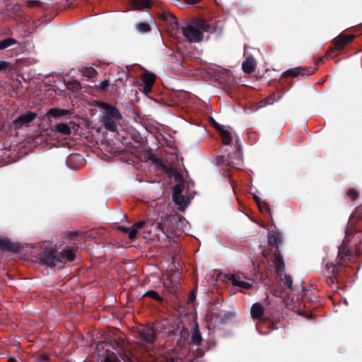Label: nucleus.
<instances>
[{
	"label": "nucleus",
	"mask_w": 362,
	"mask_h": 362,
	"mask_svg": "<svg viewBox=\"0 0 362 362\" xmlns=\"http://www.w3.org/2000/svg\"><path fill=\"white\" fill-rule=\"evenodd\" d=\"M221 142L223 145H230L232 142L233 137H221Z\"/></svg>",
	"instance_id": "obj_45"
},
{
	"label": "nucleus",
	"mask_w": 362,
	"mask_h": 362,
	"mask_svg": "<svg viewBox=\"0 0 362 362\" xmlns=\"http://www.w3.org/2000/svg\"><path fill=\"white\" fill-rule=\"evenodd\" d=\"M27 142L33 148L39 149H50L54 146L68 147L69 148L79 149L80 148H98L101 151L111 154L124 150V143L131 144L129 139H132L135 145L133 148H137L141 146L144 137H122L121 144L113 142L111 138L102 137L100 141L95 137H26Z\"/></svg>",
	"instance_id": "obj_1"
},
{
	"label": "nucleus",
	"mask_w": 362,
	"mask_h": 362,
	"mask_svg": "<svg viewBox=\"0 0 362 362\" xmlns=\"http://www.w3.org/2000/svg\"><path fill=\"white\" fill-rule=\"evenodd\" d=\"M104 344L105 343L104 342H100L97 344V346H96V349L100 351V349H104Z\"/></svg>",
	"instance_id": "obj_52"
},
{
	"label": "nucleus",
	"mask_w": 362,
	"mask_h": 362,
	"mask_svg": "<svg viewBox=\"0 0 362 362\" xmlns=\"http://www.w3.org/2000/svg\"><path fill=\"white\" fill-rule=\"evenodd\" d=\"M37 117L36 112L27 111L19 115L13 122L16 129H20L23 127H28Z\"/></svg>",
	"instance_id": "obj_9"
},
{
	"label": "nucleus",
	"mask_w": 362,
	"mask_h": 362,
	"mask_svg": "<svg viewBox=\"0 0 362 362\" xmlns=\"http://www.w3.org/2000/svg\"><path fill=\"white\" fill-rule=\"evenodd\" d=\"M119 81L122 82V79L121 78H117V80H115V83H113L112 85V88H113L115 86L117 88V83L119 82Z\"/></svg>",
	"instance_id": "obj_53"
},
{
	"label": "nucleus",
	"mask_w": 362,
	"mask_h": 362,
	"mask_svg": "<svg viewBox=\"0 0 362 362\" xmlns=\"http://www.w3.org/2000/svg\"><path fill=\"white\" fill-rule=\"evenodd\" d=\"M136 29L140 33H145L151 30V26L147 23L141 22L136 24Z\"/></svg>",
	"instance_id": "obj_31"
},
{
	"label": "nucleus",
	"mask_w": 362,
	"mask_h": 362,
	"mask_svg": "<svg viewBox=\"0 0 362 362\" xmlns=\"http://www.w3.org/2000/svg\"><path fill=\"white\" fill-rule=\"evenodd\" d=\"M18 44V42L12 37L6 38L0 41V50L5 49L12 45Z\"/></svg>",
	"instance_id": "obj_25"
},
{
	"label": "nucleus",
	"mask_w": 362,
	"mask_h": 362,
	"mask_svg": "<svg viewBox=\"0 0 362 362\" xmlns=\"http://www.w3.org/2000/svg\"><path fill=\"white\" fill-rule=\"evenodd\" d=\"M80 72L83 76L90 78H93L98 75L97 71L93 67H85Z\"/></svg>",
	"instance_id": "obj_26"
},
{
	"label": "nucleus",
	"mask_w": 362,
	"mask_h": 362,
	"mask_svg": "<svg viewBox=\"0 0 362 362\" xmlns=\"http://www.w3.org/2000/svg\"><path fill=\"white\" fill-rule=\"evenodd\" d=\"M300 134H308V132L305 127H303L300 132Z\"/></svg>",
	"instance_id": "obj_55"
},
{
	"label": "nucleus",
	"mask_w": 362,
	"mask_h": 362,
	"mask_svg": "<svg viewBox=\"0 0 362 362\" xmlns=\"http://www.w3.org/2000/svg\"><path fill=\"white\" fill-rule=\"evenodd\" d=\"M59 257H62V261L59 262V265L64 264L65 260L67 262H73L76 258V255L72 250H62L59 253Z\"/></svg>",
	"instance_id": "obj_18"
},
{
	"label": "nucleus",
	"mask_w": 362,
	"mask_h": 362,
	"mask_svg": "<svg viewBox=\"0 0 362 362\" xmlns=\"http://www.w3.org/2000/svg\"><path fill=\"white\" fill-rule=\"evenodd\" d=\"M96 106L105 110L102 115V126L107 131L117 132V127L122 119V115L115 106L103 101H96Z\"/></svg>",
	"instance_id": "obj_3"
},
{
	"label": "nucleus",
	"mask_w": 362,
	"mask_h": 362,
	"mask_svg": "<svg viewBox=\"0 0 362 362\" xmlns=\"http://www.w3.org/2000/svg\"><path fill=\"white\" fill-rule=\"evenodd\" d=\"M60 258L58 252L54 249L46 248L40 254L41 262L49 267L59 266L62 268V265H59V262L62 261Z\"/></svg>",
	"instance_id": "obj_6"
},
{
	"label": "nucleus",
	"mask_w": 362,
	"mask_h": 362,
	"mask_svg": "<svg viewBox=\"0 0 362 362\" xmlns=\"http://www.w3.org/2000/svg\"><path fill=\"white\" fill-rule=\"evenodd\" d=\"M71 113V110H65L59 107L50 108L42 117H39L40 120H43L45 118L54 119H59L64 117H66Z\"/></svg>",
	"instance_id": "obj_11"
},
{
	"label": "nucleus",
	"mask_w": 362,
	"mask_h": 362,
	"mask_svg": "<svg viewBox=\"0 0 362 362\" xmlns=\"http://www.w3.org/2000/svg\"><path fill=\"white\" fill-rule=\"evenodd\" d=\"M226 278L229 280L235 286H238L245 289H249L252 288V285L250 283L241 281L240 277L238 275H235L234 274H226Z\"/></svg>",
	"instance_id": "obj_14"
},
{
	"label": "nucleus",
	"mask_w": 362,
	"mask_h": 362,
	"mask_svg": "<svg viewBox=\"0 0 362 362\" xmlns=\"http://www.w3.org/2000/svg\"><path fill=\"white\" fill-rule=\"evenodd\" d=\"M282 242V236L278 233H274L269 237V250L264 251L263 255L267 257L270 252L272 253V261L275 267L276 273L281 276L284 271L285 264L279 251V245Z\"/></svg>",
	"instance_id": "obj_4"
},
{
	"label": "nucleus",
	"mask_w": 362,
	"mask_h": 362,
	"mask_svg": "<svg viewBox=\"0 0 362 362\" xmlns=\"http://www.w3.org/2000/svg\"><path fill=\"white\" fill-rule=\"evenodd\" d=\"M233 315V313L228 312L223 315V316H218L220 317V322L225 323L228 319Z\"/></svg>",
	"instance_id": "obj_43"
},
{
	"label": "nucleus",
	"mask_w": 362,
	"mask_h": 362,
	"mask_svg": "<svg viewBox=\"0 0 362 362\" xmlns=\"http://www.w3.org/2000/svg\"><path fill=\"white\" fill-rule=\"evenodd\" d=\"M7 138L9 139L10 137H0V150H12V145L9 141H6Z\"/></svg>",
	"instance_id": "obj_33"
},
{
	"label": "nucleus",
	"mask_w": 362,
	"mask_h": 362,
	"mask_svg": "<svg viewBox=\"0 0 362 362\" xmlns=\"http://www.w3.org/2000/svg\"><path fill=\"white\" fill-rule=\"evenodd\" d=\"M155 362H181V358L173 357L171 354H164L156 358Z\"/></svg>",
	"instance_id": "obj_21"
},
{
	"label": "nucleus",
	"mask_w": 362,
	"mask_h": 362,
	"mask_svg": "<svg viewBox=\"0 0 362 362\" xmlns=\"http://www.w3.org/2000/svg\"><path fill=\"white\" fill-rule=\"evenodd\" d=\"M236 145H235V148H237V151L239 152L240 151V146L238 144V141H236Z\"/></svg>",
	"instance_id": "obj_56"
},
{
	"label": "nucleus",
	"mask_w": 362,
	"mask_h": 362,
	"mask_svg": "<svg viewBox=\"0 0 362 362\" xmlns=\"http://www.w3.org/2000/svg\"><path fill=\"white\" fill-rule=\"evenodd\" d=\"M184 184L182 182L177 183L173 188V197L182 194L184 190Z\"/></svg>",
	"instance_id": "obj_32"
},
{
	"label": "nucleus",
	"mask_w": 362,
	"mask_h": 362,
	"mask_svg": "<svg viewBox=\"0 0 362 362\" xmlns=\"http://www.w3.org/2000/svg\"><path fill=\"white\" fill-rule=\"evenodd\" d=\"M156 163H160V164H161L162 168H167V166H166L165 164H163V163H162V160H161L160 159L158 158V159L156 160Z\"/></svg>",
	"instance_id": "obj_54"
},
{
	"label": "nucleus",
	"mask_w": 362,
	"mask_h": 362,
	"mask_svg": "<svg viewBox=\"0 0 362 362\" xmlns=\"http://www.w3.org/2000/svg\"><path fill=\"white\" fill-rule=\"evenodd\" d=\"M199 354H200V356H202V355H203V354H204V352H203V351H202Z\"/></svg>",
	"instance_id": "obj_61"
},
{
	"label": "nucleus",
	"mask_w": 362,
	"mask_h": 362,
	"mask_svg": "<svg viewBox=\"0 0 362 362\" xmlns=\"http://www.w3.org/2000/svg\"><path fill=\"white\" fill-rule=\"evenodd\" d=\"M202 0H185V1L187 3V4H195L197 3H199V1H201Z\"/></svg>",
	"instance_id": "obj_50"
},
{
	"label": "nucleus",
	"mask_w": 362,
	"mask_h": 362,
	"mask_svg": "<svg viewBox=\"0 0 362 362\" xmlns=\"http://www.w3.org/2000/svg\"><path fill=\"white\" fill-rule=\"evenodd\" d=\"M70 238L74 240H77V236H78V232H76V233H73L71 234H70Z\"/></svg>",
	"instance_id": "obj_51"
},
{
	"label": "nucleus",
	"mask_w": 362,
	"mask_h": 362,
	"mask_svg": "<svg viewBox=\"0 0 362 362\" xmlns=\"http://www.w3.org/2000/svg\"><path fill=\"white\" fill-rule=\"evenodd\" d=\"M115 343L117 344V346L122 349L121 344L118 342L115 341Z\"/></svg>",
	"instance_id": "obj_59"
},
{
	"label": "nucleus",
	"mask_w": 362,
	"mask_h": 362,
	"mask_svg": "<svg viewBox=\"0 0 362 362\" xmlns=\"http://www.w3.org/2000/svg\"><path fill=\"white\" fill-rule=\"evenodd\" d=\"M71 84L73 85V89L74 90H78L81 88V83L78 81H74Z\"/></svg>",
	"instance_id": "obj_48"
},
{
	"label": "nucleus",
	"mask_w": 362,
	"mask_h": 362,
	"mask_svg": "<svg viewBox=\"0 0 362 362\" xmlns=\"http://www.w3.org/2000/svg\"><path fill=\"white\" fill-rule=\"evenodd\" d=\"M0 250L16 254L21 247L18 244L11 242L8 238H0Z\"/></svg>",
	"instance_id": "obj_12"
},
{
	"label": "nucleus",
	"mask_w": 362,
	"mask_h": 362,
	"mask_svg": "<svg viewBox=\"0 0 362 362\" xmlns=\"http://www.w3.org/2000/svg\"><path fill=\"white\" fill-rule=\"evenodd\" d=\"M172 18H173L175 21H176V18H175V16H173Z\"/></svg>",
	"instance_id": "obj_60"
},
{
	"label": "nucleus",
	"mask_w": 362,
	"mask_h": 362,
	"mask_svg": "<svg viewBox=\"0 0 362 362\" xmlns=\"http://www.w3.org/2000/svg\"><path fill=\"white\" fill-rule=\"evenodd\" d=\"M144 296L149 297V298H151L155 300H157V301L163 300V298L159 296V294L153 290H150V291H146L145 293V294L144 295Z\"/></svg>",
	"instance_id": "obj_34"
},
{
	"label": "nucleus",
	"mask_w": 362,
	"mask_h": 362,
	"mask_svg": "<svg viewBox=\"0 0 362 362\" xmlns=\"http://www.w3.org/2000/svg\"><path fill=\"white\" fill-rule=\"evenodd\" d=\"M177 217L173 215L161 216L157 219L156 225L163 233H168L173 230V223L176 222Z\"/></svg>",
	"instance_id": "obj_10"
},
{
	"label": "nucleus",
	"mask_w": 362,
	"mask_h": 362,
	"mask_svg": "<svg viewBox=\"0 0 362 362\" xmlns=\"http://www.w3.org/2000/svg\"><path fill=\"white\" fill-rule=\"evenodd\" d=\"M195 298H196V291H192L188 297V302L193 303L195 300Z\"/></svg>",
	"instance_id": "obj_46"
},
{
	"label": "nucleus",
	"mask_w": 362,
	"mask_h": 362,
	"mask_svg": "<svg viewBox=\"0 0 362 362\" xmlns=\"http://www.w3.org/2000/svg\"><path fill=\"white\" fill-rule=\"evenodd\" d=\"M109 86V80L105 79L104 81H102L98 86H97V88L100 92H105L108 90Z\"/></svg>",
	"instance_id": "obj_37"
},
{
	"label": "nucleus",
	"mask_w": 362,
	"mask_h": 362,
	"mask_svg": "<svg viewBox=\"0 0 362 362\" xmlns=\"http://www.w3.org/2000/svg\"><path fill=\"white\" fill-rule=\"evenodd\" d=\"M74 161H76V162H78L80 163H83V161H84V158L83 157L80 155V154H78V153H76V154H72L71 155L69 158H68V162L69 163H72V162H74Z\"/></svg>",
	"instance_id": "obj_36"
},
{
	"label": "nucleus",
	"mask_w": 362,
	"mask_h": 362,
	"mask_svg": "<svg viewBox=\"0 0 362 362\" xmlns=\"http://www.w3.org/2000/svg\"><path fill=\"white\" fill-rule=\"evenodd\" d=\"M354 233L351 226L348 225L345 230V238L339 248L336 263L326 265L327 272L332 276H325V281L331 287H334L336 289L339 288V281L344 279V272L348 263L351 261V254L347 244L351 242V237L354 235Z\"/></svg>",
	"instance_id": "obj_2"
},
{
	"label": "nucleus",
	"mask_w": 362,
	"mask_h": 362,
	"mask_svg": "<svg viewBox=\"0 0 362 362\" xmlns=\"http://www.w3.org/2000/svg\"><path fill=\"white\" fill-rule=\"evenodd\" d=\"M106 356L102 362H121L117 354L109 349L105 351Z\"/></svg>",
	"instance_id": "obj_28"
},
{
	"label": "nucleus",
	"mask_w": 362,
	"mask_h": 362,
	"mask_svg": "<svg viewBox=\"0 0 362 362\" xmlns=\"http://www.w3.org/2000/svg\"><path fill=\"white\" fill-rule=\"evenodd\" d=\"M358 238H359V243L361 244L362 243V234H360Z\"/></svg>",
	"instance_id": "obj_58"
},
{
	"label": "nucleus",
	"mask_w": 362,
	"mask_h": 362,
	"mask_svg": "<svg viewBox=\"0 0 362 362\" xmlns=\"http://www.w3.org/2000/svg\"><path fill=\"white\" fill-rule=\"evenodd\" d=\"M211 123L214 128L220 133V136H231L228 130H224L221 125L217 123L214 119H211Z\"/></svg>",
	"instance_id": "obj_30"
},
{
	"label": "nucleus",
	"mask_w": 362,
	"mask_h": 362,
	"mask_svg": "<svg viewBox=\"0 0 362 362\" xmlns=\"http://www.w3.org/2000/svg\"><path fill=\"white\" fill-rule=\"evenodd\" d=\"M118 230L123 233L127 234L130 240H134L136 238V232L132 227L119 226Z\"/></svg>",
	"instance_id": "obj_27"
},
{
	"label": "nucleus",
	"mask_w": 362,
	"mask_h": 362,
	"mask_svg": "<svg viewBox=\"0 0 362 362\" xmlns=\"http://www.w3.org/2000/svg\"><path fill=\"white\" fill-rule=\"evenodd\" d=\"M11 69V64L8 62L0 60V71H6Z\"/></svg>",
	"instance_id": "obj_38"
},
{
	"label": "nucleus",
	"mask_w": 362,
	"mask_h": 362,
	"mask_svg": "<svg viewBox=\"0 0 362 362\" xmlns=\"http://www.w3.org/2000/svg\"><path fill=\"white\" fill-rule=\"evenodd\" d=\"M141 81L144 83V85L153 86L156 81V76L151 73H146L142 75Z\"/></svg>",
	"instance_id": "obj_24"
},
{
	"label": "nucleus",
	"mask_w": 362,
	"mask_h": 362,
	"mask_svg": "<svg viewBox=\"0 0 362 362\" xmlns=\"http://www.w3.org/2000/svg\"><path fill=\"white\" fill-rule=\"evenodd\" d=\"M152 87L153 86H148L147 85H144L143 90L145 93H150L151 91Z\"/></svg>",
	"instance_id": "obj_49"
},
{
	"label": "nucleus",
	"mask_w": 362,
	"mask_h": 362,
	"mask_svg": "<svg viewBox=\"0 0 362 362\" xmlns=\"http://www.w3.org/2000/svg\"><path fill=\"white\" fill-rule=\"evenodd\" d=\"M193 23L202 33L208 32L210 30V25L204 19H197Z\"/></svg>",
	"instance_id": "obj_23"
},
{
	"label": "nucleus",
	"mask_w": 362,
	"mask_h": 362,
	"mask_svg": "<svg viewBox=\"0 0 362 362\" xmlns=\"http://www.w3.org/2000/svg\"><path fill=\"white\" fill-rule=\"evenodd\" d=\"M202 341V338L201 333L199 329V326L196 323L193 328L191 340H190V344L192 345L198 346L201 344Z\"/></svg>",
	"instance_id": "obj_19"
},
{
	"label": "nucleus",
	"mask_w": 362,
	"mask_h": 362,
	"mask_svg": "<svg viewBox=\"0 0 362 362\" xmlns=\"http://www.w3.org/2000/svg\"><path fill=\"white\" fill-rule=\"evenodd\" d=\"M8 362H16V361L13 358H11L8 360Z\"/></svg>",
	"instance_id": "obj_57"
},
{
	"label": "nucleus",
	"mask_w": 362,
	"mask_h": 362,
	"mask_svg": "<svg viewBox=\"0 0 362 362\" xmlns=\"http://www.w3.org/2000/svg\"><path fill=\"white\" fill-rule=\"evenodd\" d=\"M255 60L253 57H248L242 64V69L246 74H252L255 70Z\"/></svg>",
	"instance_id": "obj_15"
},
{
	"label": "nucleus",
	"mask_w": 362,
	"mask_h": 362,
	"mask_svg": "<svg viewBox=\"0 0 362 362\" xmlns=\"http://www.w3.org/2000/svg\"><path fill=\"white\" fill-rule=\"evenodd\" d=\"M138 338L146 343H152L154 339V329L151 327H144L139 330Z\"/></svg>",
	"instance_id": "obj_13"
},
{
	"label": "nucleus",
	"mask_w": 362,
	"mask_h": 362,
	"mask_svg": "<svg viewBox=\"0 0 362 362\" xmlns=\"http://www.w3.org/2000/svg\"><path fill=\"white\" fill-rule=\"evenodd\" d=\"M274 97H275V94L274 93H273L272 94H271L269 96H268L267 98V103L269 104H272L274 102Z\"/></svg>",
	"instance_id": "obj_47"
},
{
	"label": "nucleus",
	"mask_w": 362,
	"mask_h": 362,
	"mask_svg": "<svg viewBox=\"0 0 362 362\" xmlns=\"http://www.w3.org/2000/svg\"><path fill=\"white\" fill-rule=\"evenodd\" d=\"M27 6L29 8H39L41 6V2L38 0H28Z\"/></svg>",
	"instance_id": "obj_40"
},
{
	"label": "nucleus",
	"mask_w": 362,
	"mask_h": 362,
	"mask_svg": "<svg viewBox=\"0 0 362 362\" xmlns=\"http://www.w3.org/2000/svg\"><path fill=\"white\" fill-rule=\"evenodd\" d=\"M255 199L262 212L267 211L269 214H271L270 207L267 202H265L264 201H261L260 199L256 196L255 197Z\"/></svg>",
	"instance_id": "obj_29"
},
{
	"label": "nucleus",
	"mask_w": 362,
	"mask_h": 362,
	"mask_svg": "<svg viewBox=\"0 0 362 362\" xmlns=\"http://www.w3.org/2000/svg\"><path fill=\"white\" fill-rule=\"evenodd\" d=\"M356 36L353 34H343L340 33L337 37H335L331 47L327 50L326 54L318 58L317 62H323L325 59H327L332 57V54L337 55V52L342 51L345 47L350 44Z\"/></svg>",
	"instance_id": "obj_5"
},
{
	"label": "nucleus",
	"mask_w": 362,
	"mask_h": 362,
	"mask_svg": "<svg viewBox=\"0 0 362 362\" xmlns=\"http://www.w3.org/2000/svg\"><path fill=\"white\" fill-rule=\"evenodd\" d=\"M173 200L178 206L180 210H185L189 204V198L182 194L173 197Z\"/></svg>",
	"instance_id": "obj_17"
},
{
	"label": "nucleus",
	"mask_w": 362,
	"mask_h": 362,
	"mask_svg": "<svg viewBox=\"0 0 362 362\" xmlns=\"http://www.w3.org/2000/svg\"><path fill=\"white\" fill-rule=\"evenodd\" d=\"M317 68L314 66H308V67H301L298 66L295 68L290 69L282 74V77L288 78V77H307L312 74H313Z\"/></svg>",
	"instance_id": "obj_7"
},
{
	"label": "nucleus",
	"mask_w": 362,
	"mask_h": 362,
	"mask_svg": "<svg viewBox=\"0 0 362 362\" xmlns=\"http://www.w3.org/2000/svg\"><path fill=\"white\" fill-rule=\"evenodd\" d=\"M118 354L121 356V358L123 359L125 362H132L131 358H129V355L126 352H123L122 354L119 351Z\"/></svg>",
	"instance_id": "obj_44"
},
{
	"label": "nucleus",
	"mask_w": 362,
	"mask_h": 362,
	"mask_svg": "<svg viewBox=\"0 0 362 362\" xmlns=\"http://www.w3.org/2000/svg\"><path fill=\"white\" fill-rule=\"evenodd\" d=\"M145 223L146 222L144 221H139L135 223L134 224H133L132 228V229H134L135 231L137 233H138V230L141 229V228H143L144 226L145 225Z\"/></svg>",
	"instance_id": "obj_42"
},
{
	"label": "nucleus",
	"mask_w": 362,
	"mask_h": 362,
	"mask_svg": "<svg viewBox=\"0 0 362 362\" xmlns=\"http://www.w3.org/2000/svg\"><path fill=\"white\" fill-rule=\"evenodd\" d=\"M152 6L151 0H132V6L136 10L149 8Z\"/></svg>",
	"instance_id": "obj_20"
},
{
	"label": "nucleus",
	"mask_w": 362,
	"mask_h": 362,
	"mask_svg": "<svg viewBox=\"0 0 362 362\" xmlns=\"http://www.w3.org/2000/svg\"><path fill=\"white\" fill-rule=\"evenodd\" d=\"M182 35L189 42H199L203 40V33L193 23L182 28Z\"/></svg>",
	"instance_id": "obj_8"
},
{
	"label": "nucleus",
	"mask_w": 362,
	"mask_h": 362,
	"mask_svg": "<svg viewBox=\"0 0 362 362\" xmlns=\"http://www.w3.org/2000/svg\"><path fill=\"white\" fill-rule=\"evenodd\" d=\"M264 313V306L259 303H255L251 308V316L253 319L259 320Z\"/></svg>",
	"instance_id": "obj_16"
},
{
	"label": "nucleus",
	"mask_w": 362,
	"mask_h": 362,
	"mask_svg": "<svg viewBox=\"0 0 362 362\" xmlns=\"http://www.w3.org/2000/svg\"><path fill=\"white\" fill-rule=\"evenodd\" d=\"M347 194L351 200L356 199L358 196V192L354 188L349 189L347 192Z\"/></svg>",
	"instance_id": "obj_41"
},
{
	"label": "nucleus",
	"mask_w": 362,
	"mask_h": 362,
	"mask_svg": "<svg viewBox=\"0 0 362 362\" xmlns=\"http://www.w3.org/2000/svg\"><path fill=\"white\" fill-rule=\"evenodd\" d=\"M54 132L69 135L71 134V128L66 123H59L55 125Z\"/></svg>",
	"instance_id": "obj_22"
},
{
	"label": "nucleus",
	"mask_w": 362,
	"mask_h": 362,
	"mask_svg": "<svg viewBox=\"0 0 362 362\" xmlns=\"http://www.w3.org/2000/svg\"><path fill=\"white\" fill-rule=\"evenodd\" d=\"M284 286H287L289 291L293 290V279L289 274H285L284 278L282 279Z\"/></svg>",
	"instance_id": "obj_35"
},
{
	"label": "nucleus",
	"mask_w": 362,
	"mask_h": 362,
	"mask_svg": "<svg viewBox=\"0 0 362 362\" xmlns=\"http://www.w3.org/2000/svg\"><path fill=\"white\" fill-rule=\"evenodd\" d=\"M36 359L39 362L48 361L50 359V356L47 353H42L36 356Z\"/></svg>",
	"instance_id": "obj_39"
}]
</instances>
